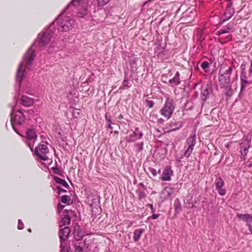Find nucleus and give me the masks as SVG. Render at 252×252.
I'll return each instance as SVG.
<instances>
[{
  "instance_id": "nucleus-1",
  "label": "nucleus",
  "mask_w": 252,
  "mask_h": 252,
  "mask_svg": "<svg viewBox=\"0 0 252 252\" xmlns=\"http://www.w3.org/2000/svg\"><path fill=\"white\" fill-rule=\"evenodd\" d=\"M31 46L25 53L22 62L19 64L16 72V81L20 86L22 79L25 77V69H30V67L32 64L35 57V53L32 49Z\"/></svg>"
},
{
  "instance_id": "nucleus-2",
  "label": "nucleus",
  "mask_w": 252,
  "mask_h": 252,
  "mask_svg": "<svg viewBox=\"0 0 252 252\" xmlns=\"http://www.w3.org/2000/svg\"><path fill=\"white\" fill-rule=\"evenodd\" d=\"M232 69L230 66L222 64L219 70V81L222 88H230L231 87V75Z\"/></svg>"
},
{
  "instance_id": "nucleus-3",
  "label": "nucleus",
  "mask_w": 252,
  "mask_h": 252,
  "mask_svg": "<svg viewBox=\"0 0 252 252\" xmlns=\"http://www.w3.org/2000/svg\"><path fill=\"white\" fill-rule=\"evenodd\" d=\"M62 12L56 19V21L51 24L52 26L55 23L57 24V29L59 32H65L71 28L74 24V20L70 17H63Z\"/></svg>"
},
{
  "instance_id": "nucleus-4",
  "label": "nucleus",
  "mask_w": 252,
  "mask_h": 252,
  "mask_svg": "<svg viewBox=\"0 0 252 252\" xmlns=\"http://www.w3.org/2000/svg\"><path fill=\"white\" fill-rule=\"evenodd\" d=\"M25 118L21 110L15 112L13 110L11 114L10 123L14 130L19 135H22L18 131L17 126L25 127Z\"/></svg>"
},
{
  "instance_id": "nucleus-5",
  "label": "nucleus",
  "mask_w": 252,
  "mask_h": 252,
  "mask_svg": "<svg viewBox=\"0 0 252 252\" xmlns=\"http://www.w3.org/2000/svg\"><path fill=\"white\" fill-rule=\"evenodd\" d=\"M53 34L52 25H50L48 29L44 33L38 34L37 39L35 41L34 45L38 44L40 47L46 45L52 38Z\"/></svg>"
},
{
  "instance_id": "nucleus-6",
  "label": "nucleus",
  "mask_w": 252,
  "mask_h": 252,
  "mask_svg": "<svg viewBox=\"0 0 252 252\" xmlns=\"http://www.w3.org/2000/svg\"><path fill=\"white\" fill-rule=\"evenodd\" d=\"M175 108L174 100L168 97L165 100L163 107L160 111V114L164 117L169 119L172 115Z\"/></svg>"
},
{
  "instance_id": "nucleus-7",
  "label": "nucleus",
  "mask_w": 252,
  "mask_h": 252,
  "mask_svg": "<svg viewBox=\"0 0 252 252\" xmlns=\"http://www.w3.org/2000/svg\"><path fill=\"white\" fill-rule=\"evenodd\" d=\"M48 143L45 141L41 142L40 144L35 148V154L41 159L47 160L48 157L47 156L49 152L47 147Z\"/></svg>"
},
{
  "instance_id": "nucleus-8",
  "label": "nucleus",
  "mask_w": 252,
  "mask_h": 252,
  "mask_svg": "<svg viewBox=\"0 0 252 252\" xmlns=\"http://www.w3.org/2000/svg\"><path fill=\"white\" fill-rule=\"evenodd\" d=\"M196 144L195 134L190 135L186 140V145L185 146L184 155L185 157H189L193 151Z\"/></svg>"
},
{
  "instance_id": "nucleus-9",
  "label": "nucleus",
  "mask_w": 252,
  "mask_h": 252,
  "mask_svg": "<svg viewBox=\"0 0 252 252\" xmlns=\"http://www.w3.org/2000/svg\"><path fill=\"white\" fill-rule=\"evenodd\" d=\"M63 216L64 217L62 220L63 225L69 224L70 221V217L74 216V212L70 209H65L63 212Z\"/></svg>"
},
{
  "instance_id": "nucleus-10",
  "label": "nucleus",
  "mask_w": 252,
  "mask_h": 252,
  "mask_svg": "<svg viewBox=\"0 0 252 252\" xmlns=\"http://www.w3.org/2000/svg\"><path fill=\"white\" fill-rule=\"evenodd\" d=\"M70 232V229L67 226H65L63 228L60 230L59 235L61 243L64 242L65 240L68 238Z\"/></svg>"
},
{
  "instance_id": "nucleus-11",
  "label": "nucleus",
  "mask_w": 252,
  "mask_h": 252,
  "mask_svg": "<svg viewBox=\"0 0 252 252\" xmlns=\"http://www.w3.org/2000/svg\"><path fill=\"white\" fill-rule=\"evenodd\" d=\"M240 80L241 84V91L244 90L246 87L252 84V81L247 79V76L246 72H241Z\"/></svg>"
},
{
  "instance_id": "nucleus-12",
  "label": "nucleus",
  "mask_w": 252,
  "mask_h": 252,
  "mask_svg": "<svg viewBox=\"0 0 252 252\" xmlns=\"http://www.w3.org/2000/svg\"><path fill=\"white\" fill-rule=\"evenodd\" d=\"M143 135V132L139 130L138 128L135 129L133 133L129 136V139L127 141L128 142H134L137 139H140Z\"/></svg>"
},
{
  "instance_id": "nucleus-13",
  "label": "nucleus",
  "mask_w": 252,
  "mask_h": 252,
  "mask_svg": "<svg viewBox=\"0 0 252 252\" xmlns=\"http://www.w3.org/2000/svg\"><path fill=\"white\" fill-rule=\"evenodd\" d=\"M234 13V9L230 5L228 6L224 13V19H223L222 23L230 19L232 17Z\"/></svg>"
},
{
  "instance_id": "nucleus-14",
  "label": "nucleus",
  "mask_w": 252,
  "mask_h": 252,
  "mask_svg": "<svg viewBox=\"0 0 252 252\" xmlns=\"http://www.w3.org/2000/svg\"><path fill=\"white\" fill-rule=\"evenodd\" d=\"M34 102L33 99L27 96L26 95H22L21 98V104L24 106L28 107L31 106Z\"/></svg>"
},
{
  "instance_id": "nucleus-15",
  "label": "nucleus",
  "mask_w": 252,
  "mask_h": 252,
  "mask_svg": "<svg viewBox=\"0 0 252 252\" xmlns=\"http://www.w3.org/2000/svg\"><path fill=\"white\" fill-rule=\"evenodd\" d=\"M173 174V171L169 168H165L162 173V180L163 181H170L171 176Z\"/></svg>"
},
{
  "instance_id": "nucleus-16",
  "label": "nucleus",
  "mask_w": 252,
  "mask_h": 252,
  "mask_svg": "<svg viewBox=\"0 0 252 252\" xmlns=\"http://www.w3.org/2000/svg\"><path fill=\"white\" fill-rule=\"evenodd\" d=\"M83 233L79 226H76L74 230V238L76 241H80L83 237Z\"/></svg>"
},
{
  "instance_id": "nucleus-17",
  "label": "nucleus",
  "mask_w": 252,
  "mask_h": 252,
  "mask_svg": "<svg viewBox=\"0 0 252 252\" xmlns=\"http://www.w3.org/2000/svg\"><path fill=\"white\" fill-rule=\"evenodd\" d=\"M180 75L179 71H177L174 77L169 80V84H170L172 86L179 85L181 83Z\"/></svg>"
},
{
  "instance_id": "nucleus-18",
  "label": "nucleus",
  "mask_w": 252,
  "mask_h": 252,
  "mask_svg": "<svg viewBox=\"0 0 252 252\" xmlns=\"http://www.w3.org/2000/svg\"><path fill=\"white\" fill-rule=\"evenodd\" d=\"M237 216L243 221L246 222L247 223L252 222V216L248 214H242L237 213Z\"/></svg>"
},
{
  "instance_id": "nucleus-19",
  "label": "nucleus",
  "mask_w": 252,
  "mask_h": 252,
  "mask_svg": "<svg viewBox=\"0 0 252 252\" xmlns=\"http://www.w3.org/2000/svg\"><path fill=\"white\" fill-rule=\"evenodd\" d=\"M26 137L27 139L30 141H34L37 138V135L33 129H28L26 132Z\"/></svg>"
},
{
  "instance_id": "nucleus-20",
  "label": "nucleus",
  "mask_w": 252,
  "mask_h": 252,
  "mask_svg": "<svg viewBox=\"0 0 252 252\" xmlns=\"http://www.w3.org/2000/svg\"><path fill=\"white\" fill-rule=\"evenodd\" d=\"M210 90L209 87L207 86H203L202 87V99L204 101H205L208 97V95L210 94Z\"/></svg>"
},
{
  "instance_id": "nucleus-21",
  "label": "nucleus",
  "mask_w": 252,
  "mask_h": 252,
  "mask_svg": "<svg viewBox=\"0 0 252 252\" xmlns=\"http://www.w3.org/2000/svg\"><path fill=\"white\" fill-rule=\"evenodd\" d=\"M233 27L231 25H227L225 27H224L223 29H221L218 31V34L220 35L223 33H229L232 32Z\"/></svg>"
},
{
  "instance_id": "nucleus-22",
  "label": "nucleus",
  "mask_w": 252,
  "mask_h": 252,
  "mask_svg": "<svg viewBox=\"0 0 252 252\" xmlns=\"http://www.w3.org/2000/svg\"><path fill=\"white\" fill-rule=\"evenodd\" d=\"M250 140L248 139V137L244 136L243 141L240 144L241 150L249 149L250 148Z\"/></svg>"
},
{
  "instance_id": "nucleus-23",
  "label": "nucleus",
  "mask_w": 252,
  "mask_h": 252,
  "mask_svg": "<svg viewBox=\"0 0 252 252\" xmlns=\"http://www.w3.org/2000/svg\"><path fill=\"white\" fill-rule=\"evenodd\" d=\"M54 179L57 184H60L63 187L66 188H68L69 187L68 184L64 180L61 179L60 178L56 176L54 177Z\"/></svg>"
},
{
  "instance_id": "nucleus-24",
  "label": "nucleus",
  "mask_w": 252,
  "mask_h": 252,
  "mask_svg": "<svg viewBox=\"0 0 252 252\" xmlns=\"http://www.w3.org/2000/svg\"><path fill=\"white\" fill-rule=\"evenodd\" d=\"M144 230L142 229H136L134 232L133 239L135 241H138L143 233Z\"/></svg>"
},
{
  "instance_id": "nucleus-25",
  "label": "nucleus",
  "mask_w": 252,
  "mask_h": 252,
  "mask_svg": "<svg viewBox=\"0 0 252 252\" xmlns=\"http://www.w3.org/2000/svg\"><path fill=\"white\" fill-rule=\"evenodd\" d=\"M92 211L93 215L98 216L101 212V209L100 206H92Z\"/></svg>"
},
{
  "instance_id": "nucleus-26",
  "label": "nucleus",
  "mask_w": 252,
  "mask_h": 252,
  "mask_svg": "<svg viewBox=\"0 0 252 252\" xmlns=\"http://www.w3.org/2000/svg\"><path fill=\"white\" fill-rule=\"evenodd\" d=\"M171 193L170 192V191L169 190V189H164L161 192L160 194V198L163 199H167L170 196Z\"/></svg>"
},
{
  "instance_id": "nucleus-27",
  "label": "nucleus",
  "mask_w": 252,
  "mask_h": 252,
  "mask_svg": "<svg viewBox=\"0 0 252 252\" xmlns=\"http://www.w3.org/2000/svg\"><path fill=\"white\" fill-rule=\"evenodd\" d=\"M131 86V84L129 80L125 78L123 81V85L120 87V89L124 90L128 89Z\"/></svg>"
},
{
  "instance_id": "nucleus-28",
  "label": "nucleus",
  "mask_w": 252,
  "mask_h": 252,
  "mask_svg": "<svg viewBox=\"0 0 252 252\" xmlns=\"http://www.w3.org/2000/svg\"><path fill=\"white\" fill-rule=\"evenodd\" d=\"M215 184H216V189H218L222 188V187L224 185V182L221 178L219 177L216 179Z\"/></svg>"
},
{
  "instance_id": "nucleus-29",
  "label": "nucleus",
  "mask_w": 252,
  "mask_h": 252,
  "mask_svg": "<svg viewBox=\"0 0 252 252\" xmlns=\"http://www.w3.org/2000/svg\"><path fill=\"white\" fill-rule=\"evenodd\" d=\"M144 143L143 142L137 143L134 145L135 148L137 152L141 151L143 149Z\"/></svg>"
},
{
  "instance_id": "nucleus-30",
  "label": "nucleus",
  "mask_w": 252,
  "mask_h": 252,
  "mask_svg": "<svg viewBox=\"0 0 252 252\" xmlns=\"http://www.w3.org/2000/svg\"><path fill=\"white\" fill-rule=\"evenodd\" d=\"M73 246L75 248V252H84L85 249L80 247V246L78 245V243H74Z\"/></svg>"
},
{
  "instance_id": "nucleus-31",
  "label": "nucleus",
  "mask_w": 252,
  "mask_h": 252,
  "mask_svg": "<svg viewBox=\"0 0 252 252\" xmlns=\"http://www.w3.org/2000/svg\"><path fill=\"white\" fill-rule=\"evenodd\" d=\"M147 172L149 174H151L153 176H156L157 174L156 170L154 168L151 167L148 168Z\"/></svg>"
},
{
  "instance_id": "nucleus-32",
  "label": "nucleus",
  "mask_w": 252,
  "mask_h": 252,
  "mask_svg": "<svg viewBox=\"0 0 252 252\" xmlns=\"http://www.w3.org/2000/svg\"><path fill=\"white\" fill-rule=\"evenodd\" d=\"M249 149L241 150V158L245 160Z\"/></svg>"
},
{
  "instance_id": "nucleus-33",
  "label": "nucleus",
  "mask_w": 252,
  "mask_h": 252,
  "mask_svg": "<svg viewBox=\"0 0 252 252\" xmlns=\"http://www.w3.org/2000/svg\"><path fill=\"white\" fill-rule=\"evenodd\" d=\"M80 3V0H72L70 4H69L66 8H68L71 5L77 6Z\"/></svg>"
},
{
  "instance_id": "nucleus-34",
  "label": "nucleus",
  "mask_w": 252,
  "mask_h": 252,
  "mask_svg": "<svg viewBox=\"0 0 252 252\" xmlns=\"http://www.w3.org/2000/svg\"><path fill=\"white\" fill-rule=\"evenodd\" d=\"M70 200V197L67 195H63L61 197V201L64 204L67 203Z\"/></svg>"
},
{
  "instance_id": "nucleus-35",
  "label": "nucleus",
  "mask_w": 252,
  "mask_h": 252,
  "mask_svg": "<svg viewBox=\"0 0 252 252\" xmlns=\"http://www.w3.org/2000/svg\"><path fill=\"white\" fill-rule=\"evenodd\" d=\"M110 0H98V4L99 6H102L107 3Z\"/></svg>"
},
{
  "instance_id": "nucleus-36",
  "label": "nucleus",
  "mask_w": 252,
  "mask_h": 252,
  "mask_svg": "<svg viewBox=\"0 0 252 252\" xmlns=\"http://www.w3.org/2000/svg\"><path fill=\"white\" fill-rule=\"evenodd\" d=\"M210 66L209 63L208 62H204L201 65V67L204 70L208 68Z\"/></svg>"
},
{
  "instance_id": "nucleus-37",
  "label": "nucleus",
  "mask_w": 252,
  "mask_h": 252,
  "mask_svg": "<svg viewBox=\"0 0 252 252\" xmlns=\"http://www.w3.org/2000/svg\"><path fill=\"white\" fill-rule=\"evenodd\" d=\"M64 242L61 243V252H68V249L67 247H65L63 246Z\"/></svg>"
},
{
  "instance_id": "nucleus-38",
  "label": "nucleus",
  "mask_w": 252,
  "mask_h": 252,
  "mask_svg": "<svg viewBox=\"0 0 252 252\" xmlns=\"http://www.w3.org/2000/svg\"><path fill=\"white\" fill-rule=\"evenodd\" d=\"M75 243H78V245H79L80 247H82L84 249L87 248L88 247V245L86 244L85 241L82 242H78V241H76Z\"/></svg>"
},
{
  "instance_id": "nucleus-39",
  "label": "nucleus",
  "mask_w": 252,
  "mask_h": 252,
  "mask_svg": "<svg viewBox=\"0 0 252 252\" xmlns=\"http://www.w3.org/2000/svg\"><path fill=\"white\" fill-rule=\"evenodd\" d=\"M53 189H57L58 190V193L60 194L61 192H66V190L64 189H63L61 187L59 186H57L56 187V189H55L54 187H53Z\"/></svg>"
},
{
  "instance_id": "nucleus-40",
  "label": "nucleus",
  "mask_w": 252,
  "mask_h": 252,
  "mask_svg": "<svg viewBox=\"0 0 252 252\" xmlns=\"http://www.w3.org/2000/svg\"><path fill=\"white\" fill-rule=\"evenodd\" d=\"M105 118L107 122L108 123V127L112 129V127L111 125L113 124V123L111 122L110 119L107 117V115L105 116Z\"/></svg>"
},
{
  "instance_id": "nucleus-41",
  "label": "nucleus",
  "mask_w": 252,
  "mask_h": 252,
  "mask_svg": "<svg viewBox=\"0 0 252 252\" xmlns=\"http://www.w3.org/2000/svg\"><path fill=\"white\" fill-rule=\"evenodd\" d=\"M219 193L221 195H224L225 194V190L222 188L217 189Z\"/></svg>"
},
{
  "instance_id": "nucleus-42",
  "label": "nucleus",
  "mask_w": 252,
  "mask_h": 252,
  "mask_svg": "<svg viewBox=\"0 0 252 252\" xmlns=\"http://www.w3.org/2000/svg\"><path fill=\"white\" fill-rule=\"evenodd\" d=\"M146 103H147V105L149 108H152L154 106V104H155L153 101L149 100H146Z\"/></svg>"
},
{
  "instance_id": "nucleus-43",
  "label": "nucleus",
  "mask_w": 252,
  "mask_h": 252,
  "mask_svg": "<svg viewBox=\"0 0 252 252\" xmlns=\"http://www.w3.org/2000/svg\"><path fill=\"white\" fill-rule=\"evenodd\" d=\"M24 228V224L22 222L21 220H18V229L19 230H22Z\"/></svg>"
},
{
  "instance_id": "nucleus-44",
  "label": "nucleus",
  "mask_w": 252,
  "mask_h": 252,
  "mask_svg": "<svg viewBox=\"0 0 252 252\" xmlns=\"http://www.w3.org/2000/svg\"><path fill=\"white\" fill-rule=\"evenodd\" d=\"M93 203L91 205H93V204H95V205L96 204H99V199L98 198V197H95L94 198H93L92 199Z\"/></svg>"
},
{
  "instance_id": "nucleus-45",
  "label": "nucleus",
  "mask_w": 252,
  "mask_h": 252,
  "mask_svg": "<svg viewBox=\"0 0 252 252\" xmlns=\"http://www.w3.org/2000/svg\"><path fill=\"white\" fill-rule=\"evenodd\" d=\"M249 73L250 75L251 74H252V60L251 61V64L249 69Z\"/></svg>"
},
{
  "instance_id": "nucleus-46",
  "label": "nucleus",
  "mask_w": 252,
  "mask_h": 252,
  "mask_svg": "<svg viewBox=\"0 0 252 252\" xmlns=\"http://www.w3.org/2000/svg\"><path fill=\"white\" fill-rule=\"evenodd\" d=\"M65 206H58V210L59 213H61V211L63 210Z\"/></svg>"
},
{
  "instance_id": "nucleus-47",
  "label": "nucleus",
  "mask_w": 252,
  "mask_h": 252,
  "mask_svg": "<svg viewBox=\"0 0 252 252\" xmlns=\"http://www.w3.org/2000/svg\"><path fill=\"white\" fill-rule=\"evenodd\" d=\"M245 67H246V64H242L241 65V68H242L241 72H245Z\"/></svg>"
},
{
  "instance_id": "nucleus-48",
  "label": "nucleus",
  "mask_w": 252,
  "mask_h": 252,
  "mask_svg": "<svg viewBox=\"0 0 252 252\" xmlns=\"http://www.w3.org/2000/svg\"><path fill=\"white\" fill-rule=\"evenodd\" d=\"M158 214H153L152 217L153 219H156L158 217Z\"/></svg>"
},
{
  "instance_id": "nucleus-49",
  "label": "nucleus",
  "mask_w": 252,
  "mask_h": 252,
  "mask_svg": "<svg viewBox=\"0 0 252 252\" xmlns=\"http://www.w3.org/2000/svg\"><path fill=\"white\" fill-rule=\"evenodd\" d=\"M247 225L248 226L249 228V229H250V231L251 232V233H252V225L249 223H247Z\"/></svg>"
},
{
  "instance_id": "nucleus-50",
  "label": "nucleus",
  "mask_w": 252,
  "mask_h": 252,
  "mask_svg": "<svg viewBox=\"0 0 252 252\" xmlns=\"http://www.w3.org/2000/svg\"><path fill=\"white\" fill-rule=\"evenodd\" d=\"M28 146L30 147V149L32 151V149H33V146H32L30 142H29L28 143H27Z\"/></svg>"
},
{
  "instance_id": "nucleus-51",
  "label": "nucleus",
  "mask_w": 252,
  "mask_h": 252,
  "mask_svg": "<svg viewBox=\"0 0 252 252\" xmlns=\"http://www.w3.org/2000/svg\"><path fill=\"white\" fill-rule=\"evenodd\" d=\"M150 207H151V210H152V212H153V213H154V206L151 205V206H150Z\"/></svg>"
},
{
  "instance_id": "nucleus-52",
  "label": "nucleus",
  "mask_w": 252,
  "mask_h": 252,
  "mask_svg": "<svg viewBox=\"0 0 252 252\" xmlns=\"http://www.w3.org/2000/svg\"><path fill=\"white\" fill-rule=\"evenodd\" d=\"M55 173H58L60 175H61V174L60 173H59V172H57L56 170H55Z\"/></svg>"
},
{
  "instance_id": "nucleus-53",
  "label": "nucleus",
  "mask_w": 252,
  "mask_h": 252,
  "mask_svg": "<svg viewBox=\"0 0 252 252\" xmlns=\"http://www.w3.org/2000/svg\"><path fill=\"white\" fill-rule=\"evenodd\" d=\"M78 16L83 17V15H82V14H78Z\"/></svg>"
},
{
  "instance_id": "nucleus-54",
  "label": "nucleus",
  "mask_w": 252,
  "mask_h": 252,
  "mask_svg": "<svg viewBox=\"0 0 252 252\" xmlns=\"http://www.w3.org/2000/svg\"><path fill=\"white\" fill-rule=\"evenodd\" d=\"M28 231H29V232H31V229L30 228H29V229H28Z\"/></svg>"
},
{
  "instance_id": "nucleus-55",
  "label": "nucleus",
  "mask_w": 252,
  "mask_h": 252,
  "mask_svg": "<svg viewBox=\"0 0 252 252\" xmlns=\"http://www.w3.org/2000/svg\"><path fill=\"white\" fill-rule=\"evenodd\" d=\"M140 185L142 186V187L143 186V184L142 183H140Z\"/></svg>"
},
{
  "instance_id": "nucleus-56",
  "label": "nucleus",
  "mask_w": 252,
  "mask_h": 252,
  "mask_svg": "<svg viewBox=\"0 0 252 252\" xmlns=\"http://www.w3.org/2000/svg\"><path fill=\"white\" fill-rule=\"evenodd\" d=\"M227 37H229V40L230 39V35H228V36H227Z\"/></svg>"
},
{
  "instance_id": "nucleus-57",
  "label": "nucleus",
  "mask_w": 252,
  "mask_h": 252,
  "mask_svg": "<svg viewBox=\"0 0 252 252\" xmlns=\"http://www.w3.org/2000/svg\"><path fill=\"white\" fill-rule=\"evenodd\" d=\"M178 208V207H177L175 209L177 210Z\"/></svg>"
}]
</instances>
